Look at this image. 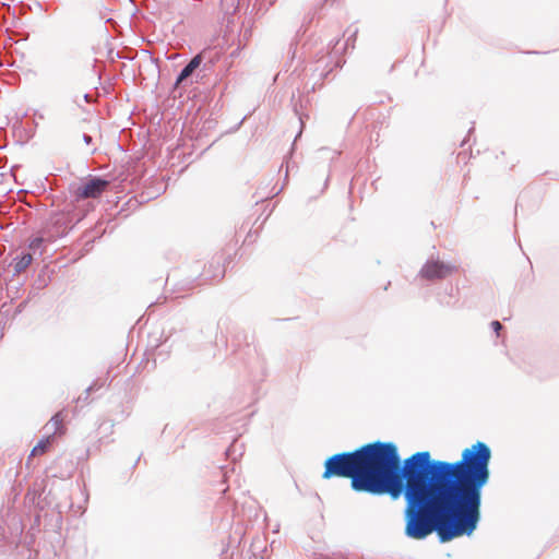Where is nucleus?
<instances>
[{
	"label": "nucleus",
	"instance_id": "10",
	"mask_svg": "<svg viewBox=\"0 0 559 559\" xmlns=\"http://www.w3.org/2000/svg\"><path fill=\"white\" fill-rule=\"evenodd\" d=\"M84 99H85L86 102H88V96H87V95H84Z\"/></svg>",
	"mask_w": 559,
	"mask_h": 559
},
{
	"label": "nucleus",
	"instance_id": "5",
	"mask_svg": "<svg viewBox=\"0 0 559 559\" xmlns=\"http://www.w3.org/2000/svg\"><path fill=\"white\" fill-rule=\"evenodd\" d=\"M66 417L67 415L63 412H58L51 417L49 424L53 428V435L63 436L67 432V428L64 425Z\"/></svg>",
	"mask_w": 559,
	"mask_h": 559
},
{
	"label": "nucleus",
	"instance_id": "4",
	"mask_svg": "<svg viewBox=\"0 0 559 559\" xmlns=\"http://www.w3.org/2000/svg\"><path fill=\"white\" fill-rule=\"evenodd\" d=\"M202 62V56L197 55L193 57L190 62L182 69L181 73L177 78L176 86H179L182 81H185L188 76H190L193 71L201 64Z\"/></svg>",
	"mask_w": 559,
	"mask_h": 559
},
{
	"label": "nucleus",
	"instance_id": "9",
	"mask_svg": "<svg viewBox=\"0 0 559 559\" xmlns=\"http://www.w3.org/2000/svg\"><path fill=\"white\" fill-rule=\"evenodd\" d=\"M84 140H85L86 143H90L91 142V136L84 135Z\"/></svg>",
	"mask_w": 559,
	"mask_h": 559
},
{
	"label": "nucleus",
	"instance_id": "7",
	"mask_svg": "<svg viewBox=\"0 0 559 559\" xmlns=\"http://www.w3.org/2000/svg\"><path fill=\"white\" fill-rule=\"evenodd\" d=\"M33 261V257L32 254H24L14 265V269H15V272L16 273H21L23 272L24 270H26V267L29 266V264L32 263Z\"/></svg>",
	"mask_w": 559,
	"mask_h": 559
},
{
	"label": "nucleus",
	"instance_id": "6",
	"mask_svg": "<svg viewBox=\"0 0 559 559\" xmlns=\"http://www.w3.org/2000/svg\"><path fill=\"white\" fill-rule=\"evenodd\" d=\"M53 442V436H48L44 439H41L34 448L33 450L31 451V454H29V457H33V456H39V455H43L45 454L49 448L51 447Z\"/></svg>",
	"mask_w": 559,
	"mask_h": 559
},
{
	"label": "nucleus",
	"instance_id": "8",
	"mask_svg": "<svg viewBox=\"0 0 559 559\" xmlns=\"http://www.w3.org/2000/svg\"><path fill=\"white\" fill-rule=\"evenodd\" d=\"M491 326L497 333L502 329V325L499 321H492Z\"/></svg>",
	"mask_w": 559,
	"mask_h": 559
},
{
	"label": "nucleus",
	"instance_id": "1",
	"mask_svg": "<svg viewBox=\"0 0 559 559\" xmlns=\"http://www.w3.org/2000/svg\"><path fill=\"white\" fill-rule=\"evenodd\" d=\"M490 459V448L477 441L455 462L431 460L421 451L401 467L396 445L377 441L328 457L322 478H348L356 492L389 495L393 500L403 496L406 536L424 539L436 532L445 543L477 528Z\"/></svg>",
	"mask_w": 559,
	"mask_h": 559
},
{
	"label": "nucleus",
	"instance_id": "2",
	"mask_svg": "<svg viewBox=\"0 0 559 559\" xmlns=\"http://www.w3.org/2000/svg\"><path fill=\"white\" fill-rule=\"evenodd\" d=\"M109 187V181L92 177L82 182L75 190V195L79 199H96Z\"/></svg>",
	"mask_w": 559,
	"mask_h": 559
},
{
	"label": "nucleus",
	"instance_id": "3",
	"mask_svg": "<svg viewBox=\"0 0 559 559\" xmlns=\"http://www.w3.org/2000/svg\"><path fill=\"white\" fill-rule=\"evenodd\" d=\"M455 266L440 261H429L420 270V275L427 280L443 278L451 275Z\"/></svg>",
	"mask_w": 559,
	"mask_h": 559
}]
</instances>
